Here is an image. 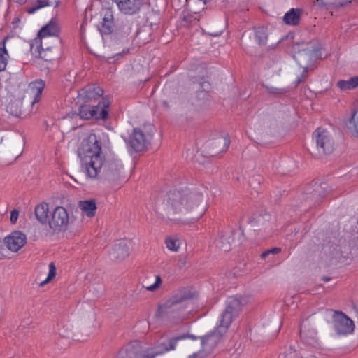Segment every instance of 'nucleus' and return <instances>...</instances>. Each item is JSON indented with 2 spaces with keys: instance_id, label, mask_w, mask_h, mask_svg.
I'll list each match as a JSON object with an SVG mask.
<instances>
[{
  "instance_id": "45",
  "label": "nucleus",
  "mask_w": 358,
  "mask_h": 358,
  "mask_svg": "<svg viewBox=\"0 0 358 358\" xmlns=\"http://www.w3.org/2000/svg\"><path fill=\"white\" fill-rule=\"evenodd\" d=\"M323 185H324V186H320V189H322V190H324V189H325V190H326V189H327V188L328 187H327V184H323Z\"/></svg>"
},
{
  "instance_id": "40",
  "label": "nucleus",
  "mask_w": 358,
  "mask_h": 358,
  "mask_svg": "<svg viewBox=\"0 0 358 358\" xmlns=\"http://www.w3.org/2000/svg\"><path fill=\"white\" fill-rule=\"evenodd\" d=\"M230 141L228 138L223 139V148L220 150L221 152H224L229 146Z\"/></svg>"
},
{
  "instance_id": "53",
  "label": "nucleus",
  "mask_w": 358,
  "mask_h": 358,
  "mask_svg": "<svg viewBox=\"0 0 358 358\" xmlns=\"http://www.w3.org/2000/svg\"><path fill=\"white\" fill-rule=\"evenodd\" d=\"M325 194H326V193H322V196H324Z\"/></svg>"
},
{
  "instance_id": "31",
  "label": "nucleus",
  "mask_w": 358,
  "mask_h": 358,
  "mask_svg": "<svg viewBox=\"0 0 358 358\" xmlns=\"http://www.w3.org/2000/svg\"><path fill=\"white\" fill-rule=\"evenodd\" d=\"M230 237L222 236L215 241L216 246L220 248L224 251H229L231 250Z\"/></svg>"
},
{
  "instance_id": "48",
  "label": "nucleus",
  "mask_w": 358,
  "mask_h": 358,
  "mask_svg": "<svg viewBox=\"0 0 358 358\" xmlns=\"http://www.w3.org/2000/svg\"><path fill=\"white\" fill-rule=\"evenodd\" d=\"M208 85H209V83H206V82L202 84L203 87H208Z\"/></svg>"
},
{
  "instance_id": "38",
  "label": "nucleus",
  "mask_w": 358,
  "mask_h": 358,
  "mask_svg": "<svg viewBox=\"0 0 358 358\" xmlns=\"http://www.w3.org/2000/svg\"><path fill=\"white\" fill-rule=\"evenodd\" d=\"M267 89L270 93L275 94H282L286 92V90H285L284 89H278L274 87H267Z\"/></svg>"
},
{
  "instance_id": "39",
  "label": "nucleus",
  "mask_w": 358,
  "mask_h": 358,
  "mask_svg": "<svg viewBox=\"0 0 358 358\" xmlns=\"http://www.w3.org/2000/svg\"><path fill=\"white\" fill-rule=\"evenodd\" d=\"M19 217V211L17 210H13L10 213V222L12 223H15Z\"/></svg>"
},
{
  "instance_id": "7",
  "label": "nucleus",
  "mask_w": 358,
  "mask_h": 358,
  "mask_svg": "<svg viewBox=\"0 0 358 358\" xmlns=\"http://www.w3.org/2000/svg\"><path fill=\"white\" fill-rule=\"evenodd\" d=\"M48 223L54 231H66L69 223V215L66 208L62 206L56 207L51 212Z\"/></svg>"
},
{
  "instance_id": "50",
  "label": "nucleus",
  "mask_w": 358,
  "mask_h": 358,
  "mask_svg": "<svg viewBox=\"0 0 358 358\" xmlns=\"http://www.w3.org/2000/svg\"><path fill=\"white\" fill-rule=\"evenodd\" d=\"M329 280H330V278H324V281H327H327H329Z\"/></svg>"
},
{
  "instance_id": "9",
  "label": "nucleus",
  "mask_w": 358,
  "mask_h": 358,
  "mask_svg": "<svg viewBox=\"0 0 358 358\" xmlns=\"http://www.w3.org/2000/svg\"><path fill=\"white\" fill-rule=\"evenodd\" d=\"M188 298L189 296L182 294L179 297L174 296L169 299L164 305L165 313L171 314L174 319L183 320L185 317L182 312L185 308L184 301Z\"/></svg>"
},
{
  "instance_id": "14",
  "label": "nucleus",
  "mask_w": 358,
  "mask_h": 358,
  "mask_svg": "<svg viewBox=\"0 0 358 358\" xmlns=\"http://www.w3.org/2000/svg\"><path fill=\"white\" fill-rule=\"evenodd\" d=\"M147 140L141 129L135 128L129 139V144L136 152H141L146 146Z\"/></svg>"
},
{
  "instance_id": "23",
  "label": "nucleus",
  "mask_w": 358,
  "mask_h": 358,
  "mask_svg": "<svg viewBox=\"0 0 358 358\" xmlns=\"http://www.w3.org/2000/svg\"><path fill=\"white\" fill-rule=\"evenodd\" d=\"M49 206L46 203H42L37 205L35 208V215L38 222L42 224L48 222L50 216H48Z\"/></svg>"
},
{
  "instance_id": "29",
  "label": "nucleus",
  "mask_w": 358,
  "mask_h": 358,
  "mask_svg": "<svg viewBox=\"0 0 358 358\" xmlns=\"http://www.w3.org/2000/svg\"><path fill=\"white\" fill-rule=\"evenodd\" d=\"M267 33L264 27H258L255 29V38L259 45H264L267 41Z\"/></svg>"
},
{
  "instance_id": "35",
  "label": "nucleus",
  "mask_w": 358,
  "mask_h": 358,
  "mask_svg": "<svg viewBox=\"0 0 358 358\" xmlns=\"http://www.w3.org/2000/svg\"><path fill=\"white\" fill-rule=\"evenodd\" d=\"M300 45H294V51H295V52L296 51V50H299L297 55H296L294 56V58H295V59H296V61H298L299 57L301 55H302V53L301 52V50H299V46H300ZM301 45L303 46L302 51L303 52V53H304L305 55H309V54H310V50H308V49H307V48H303V46H305V45H306V44L302 43V45Z\"/></svg>"
},
{
  "instance_id": "26",
  "label": "nucleus",
  "mask_w": 358,
  "mask_h": 358,
  "mask_svg": "<svg viewBox=\"0 0 358 358\" xmlns=\"http://www.w3.org/2000/svg\"><path fill=\"white\" fill-rule=\"evenodd\" d=\"M6 37L0 44V71H3L7 65L8 53L6 48V42L7 40Z\"/></svg>"
},
{
  "instance_id": "27",
  "label": "nucleus",
  "mask_w": 358,
  "mask_h": 358,
  "mask_svg": "<svg viewBox=\"0 0 358 358\" xmlns=\"http://www.w3.org/2000/svg\"><path fill=\"white\" fill-rule=\"evenodd\" d=\"M165 244L169 250L176 252L180 247L181 241L177 236H169L166 238Z\"/></svg>"
},
{
  "instance_id": "32",
  "label": "nucleus",
  "mask_w": 358,
  "mask_h": 358,
  "mask_svg": "<svg viewBox=\"0 0 358 358\" xmlns=\"http://www.w3.org/2000/svg\"><path fill=\"white\" fill-rule=\"evenodd\" d=\"M57 269L54 262H50L49 264V272L47 278L42 282H40L39 285L43 287L45 284L50 282L56 275Z\"/></svg>"
},
{
  "instance_id": "42",
  "label": "nucleus",
  "mask_w": 358,
  "mask_h": 358,
  "mask_svg": "<svg viewBox=\"0 0 358 358\" xmlns=\"http://www.w3.org/2000/svg\"><path fill=\"white\" fill-rule=\"evenodd\" d=\"M14 3H16L19 5H24L25 4L28 0H11Z\"/></svg>"
},
{
  "instance_id": "3",
  "label": "nucleus",
  "mask_w": 358,
  "mask_h": 358,
  "mask_svg": "<svg viewBox=\"0 0 358 358\" xmlns=\"http://www.w3.org/2000/svg\"><path fill=\"white\" fill-rule=\"evenodd\" d=\"M245 303L243 297H231L228 299L225 310L222 314L220 324L217 326L220 334H224L229 327L233 319L241 311L242 306Z\"/></svg>"
},
{
  "instance_id": "54",
  "label": "nucleus",
  "mask_w": 358,
  "mask_h": 358,
  "mask_svg": "<svg viewBox=\"0 0 358 358\" xmlns=\"http://www.w3.org/2000/svg\"><path fill=\"white\" fill-rule=\"evenodd\" d=\"M357 106H358V104H357Z\"/></svg>"
},
{
  "instance_id": "49",
  "label": "nucleus",
  "mask_w": 358,
  "mask_h": 358,
  "mask_svg": "<svg viewBox=\"0 0 358 358\" xmlns=\"http://www.w3.org/2000/svg\"><path fill=\"white\" fill-rule=\"evenodd\" d=\"M220 141H218L213 142V143H211V145H217V143H220Z\"/></svg>"
},
{
  "instance_id": "46",
  "label": "nucleus",
  "mask_w": 358,
  "mask_h": 358,
  "mask_svg": "<svg viewBox=\"0 0 358 358\" xmlns=\"http://www.w3.org/2000/svg\"><path fill=\"white\" fill-rule=\"evenodd\" d=\"M315 194L320 195V189L319 188H317V189H315L314 195H315Z\"/></svg>"
},
{
  "instance_id": "15",
  "label": "nucleus",
  "mask_w": 358,
  "mask_h": 358,
  "mask_svg": "<svg viewBox=\"0 0 358 358\" xmlns=\"http://www.w3.org/2000/svg\"><path fill=\"white\" fill-rule=\"evenodd\" d=\"M59 32V28L56 22L51 20L48 24L41 28L38 32V41H43L47 43L49 36H57Z\"/></svg>"
},
{
  "instance_id": "22",
  "label": "nucleus",
  "mask_w": 358,
  "mask_h": 358,
  "mask_svg": "<svg viewBox=\"0 0 358 358\" xmlns=\"http://www.w3.org/2000/svg\"><path fill=\"white\" fill-rule=\"evenodd\" d=\"M301 13V9L291 8L285 14L283 21L286 24L296 26L299 24Z\"/></svg>"
},
{
  "instance_id": "8",
  "label": "nucleus",
  "mask_w": 358,
  "mask_h": 358,
  "mask_svg": "<svg viewBox=\"0 0 358 358\" xmlns=\"http://www.w3.org/2000/svg\"><path fill=\"white\" fill-rule=\"evenodd\" d=\"M31 50L37 52L41 58L46 62H55L57 64V57L59 55V50L56 46L49 47L46 45L45 42L43 41L35 40L31 44Z\"/></svg>"
},
{
  "instance_id": "10",
  "label": "nucleus",
  "mask_w": 358,
  "mask_h": 358,
  "mask_svg": "<svg viewBox=\"0 0 358 358\" xmlns=\"http://www.w3.org/2000/svg\"><path fill=\"white\" fill-rule=\"evenodd\" d=\"M73 327L74 326L72 322H63L58 328V334L63 338H71L77 341H85L90 334V332H87L83 335V334L78 331H74Z\"/></svg>"
},
{
  "instance_id": "2",
  "label": "nucleus",
  "mask_w": 358,
  "mask_h": 358,
  "mask_svg": "<svg viewBox=\"0 0 358 358\" xmlns=\"http://www.w3.org/2000/svg\"><path fill=\"white\" fill-rule=\"evenodd\" d=\"M203 199V194L197 189L187 187L174 188L168 191L159 201L156 211L177 225L189 224L187 220L175 216H181L191 213L198 207Z\"/></svg>"
},
{
  "instance_id": "6",
  "label": "nucleus",
  "mask_w": 358,
  "mask_h": 358,
  "mask_svg": "<svg viewBox=\"0 0 358 358\" xmlns=\"http://www.w3.org/2000/svg\"><path fill=\"white\" fill-rule=\"evenodd\" d=\"M313 140L319 154H328L333 150L334 140L326 129H317L313 134Z\"/></svg>"
},
{
  "instance_id": "24",
  "label": "nucleus",
  "mask_w": 358,
  "mask_h": 358,
  "mask_svg": "<svg viewBox=\"0 0 358 358\" xmlns=\"http://www.w3.org/2000/svg\"><path fill=\"white\" fill-rule=\"evenodd\" d=\"M78 206L82 213L87 217H92L94 216L96 209V205L94 200L81 201L79 202Z\"/></svg>"
},
{
  "instance_id": "12",
  "label": "nucleus",
  "mask_w": 358,
  "mask_h": 358,
  "mask_svg": "<svg viewBox=\"0 0 358 358\" xmlns=\"http://www.w3.org/2000/svg\"><path fill=\"white\" fill-rule=\"evenodd\" d=\"M101 15L103 16L101 26L99 27V31L101 35L110 34L115 27L114 16L111 8H105L101 10Z\"/></svg>"
},
{
  "instance_id": "51",
  "label": "nucleus",
  "mask_w": 358,
  "mask_h": 358,
  "mask_svg": "<svg viewBox=\"0 0 358 358\" xmlns=\"http://www.w3.org/2000/svg\"><path fill=\"white\" fill-rule=\"evenodd\" d=\"M127 52H128V51H124V50H123V51H122V53H127Z\"/></svg>"
},
{
  "instance_id": "5",
  "label": "nucleus",
  "mask_w": 358,
  "mask_h": 358,
  "mask_svg": "<svg viewBox=\"0 0 358 358\" xmlns=\"http://www.w3.org/2000/svg\"><path fill=\"white\" fill-rule=\"evenodd\" d=\"M185 336H181L180 337L171 339L169 342V348L164 345L162 346L160 349L152 348L139 352L129 350L120 352L115 358H155V357L159 355L164 354L169 350H175L178 341L179 340L184 339Z\"/></svg>"
},
{
  "instance_id": "13",
  "label": "nucleus",
  "mask_w": 358,
  "mask_h": 358,
  "mask_svg": "<svg viewBox=\"0 0 358 358\" xmlns=\"http://www.w3.org/2000/svg\"><path fill=\"white\" fill-rule=\"evenodd\" d=\"M119 10L126 15L138 13L143 4L144 0H115Z\"/></svg>"
},
{
  "instance_id": "52",
  "label": "nucleus",
  "mask_w": 358,
  "mask_h": 358,
  "mask_svg": "<svg viewBox=\"0 0 358 358\" xmlns=\"http://www.w3.org/2000/svg\"><path fill=\"white\" fill-rule=\"evenodd\" d=\"M56 41H57V42H59V38H56Z\"/></svg>"
},
{
  "instance_id": "25",
  "label": "nucleus",
  "mask_w": 358,
  "mask_h": 358,
  "mask_svg": "<svg viewBox=\"0 0 358 358\" xmlns=\"http://www.w3.org/2000/svg\"><path fill=\"white\" fill-rule=\"evenodd\" d=\"M337 87L342 92L351 90L358 86V77H352L348 80H340L336 83Z\"/></svg>"
},
{
  "instance_id": "43",
  "label": "nucleus",
  "mask_w": 358,
  "mask_h": 358,
  "mask_svg": "<svg viewBox=\"0 0 358 358\" xmlns=\"http://www.w3.org/2000/svg\"><path fill=\"white\" fill-rule=\"evenodd\" d=\"M184 336H185V338H191L192 340H196L197 339L196 336H195L194 335H192V334H185Z\"/></svg>"
},
{
  "instance_id": "18",
  "label": "nucleus",
  "mask_w": 358,
  "mask_h": 358,
  "mask_svg": "<svg viewBox=\"0 0 358 358\" xmlns=\"http://www.w3.org/2000/svg\"><path fill=\"white\" fill-rule=\"evenodd\" d=\"M300 336L306 343L312 345L316 341L317 331L314 328H309L306 322H303L300 326Z\"/></svg>"
},
{
  "instance_id": "17",
  "label": "nucleus",
  "mask_w": 358,
  "mask_h": 358,
  "mask_svg": "<svg viewBox=\"0 0 358 358\" xmlns=\"http://www.w3.org/2000/svg\"><path fill=\"white\" fill-rule=\"evenodd\" d=\"M129 248L127 243L121 241L114 245L110 252V256L113 259H123L129 255Z\"/></svg>"
},
{
  "instance_id": "1",
  "label": "nucleus",
  "mask_w": 358,
  "mask_h": 358,
  "mask_svg": "<svg viewBox=\"0 0 358 358\" xmlns=\"http://www.w3.org/2000/svg\"><path fill=\"white\" fill-rule=\"evenodd\" d=\"M79 155L86 176L92 179L114 183L122 176V165L118 160H106L101 142L96 135L90 134L81 143Z\"/></svg>"
},
{
  "instance_id": "44",
  "label": "nucleus",
  "mask_w": 358,
  "mask_h": 358,
  "mask_svg": "<svg viewBox=\"0 0 358 358\" xmlns=\"http://www.w3.org/2000/svg\"><path fill=\"white\" fill-rule=\"evenodd\" d=\"M199 353H193L189 356V358H196L199 356Z\"/></svg>"
},
{
  "instance_id": "36",
  "label": "nucleus",
  "mask_w": 358,
  "mask_h": 358,
  "mask_svg": "<svg viewBox=\"0 0 358 358\" xmlns=\"http://www.w3.org/2000/svg\"><path fill=\"white\" fill-rule=\"evenodd\" d=\"M161 283H162V279H161L160 276L156 275L155 282L152 285L146 287V289L148 291H154L157 287H159V286L161 285Z\"/></svg>"
},
{
  "instance_id": "4",
  "label": "nucleus",
  "mask_w": 358,
  "mask_h": 358,
  "mask_svg": "<svg viewBox=\"0 0 358 358\" xmlns=\"http://www.w3.org/2000/svg\"><path fill=\"white\" fill-rule=\"evenodd\" d=\"M325 317H330L336 333L338 335H348L355 330L354 322L344 313L327 309Z\"/></svg>"
},
{
  "instance_id": "34",
  "label": "nucleus",
  "mask_w": 358,
  "mask_h": 358,
  "mask_svg": "<svg viewBox=\"0 0 358 358\" xmlns=\"http://www.w3.org/2000/svg\"><path fill=\"white\" fill-rule=\"evenodd\" d=\"M281 251V249L280 248H273L271 249L267 250L264 252H263L261 254V257L262 259H266L268 255H275L278 254Z\"/></svg>"
},
{
  "instance_id": "21",
  "label": "nucleus",
  "mask_w": 358,
  "mask_h": 358,
  "mask_svg": "<svg viewBox=\"0 0 358 358\" xmlns=\"http://www.w3.org/2000/svg\"><path fill=\"white\" fill-rule=\"evenodd\" d=\"M103 94V90L98 86H86L79 92V96L86 100L96 99Z\"/></svg>"
},
{
  "instance_id": "30",
  "label": "nucleus",
  "mask_w": 358,
  "mask_h": 358,
  "mask_svg": "<svg viewBox=\"0 0 358 358\" xmlns=\"http://www.w3.org/2000/svg\"><path fill=\"white\" fill-rule=\"evenodd\" d=\"M348 127L353 129L358 136V106L356 105L353 110L350 119L348 122Z\"/></svg>"
},
{
  "instance_id": "41",
  "label": "nucleus",
  "mask_w": 358,
  "mask_h": 358,
  "mask_svg": "<svg viewBox=\"0 0 358 358\" xmlns=\"http://www.w3.org/2000/svg\"><path fill=\"white\" fill-rule=\"evenodd\" d=\"M121 56H122V53H117L115 55H114L113 57H108L107 59V62L109 63L113 62V61L111 60L112 59L116 58L115 59H118Z\"/></svg>"
},
{
  "instance_id": "16",
  "label": "nucleus",
  "mask_w": 358,
  "mask_h": 358,
  "mask_svg": "<svg viewBox=\"0 0 358 358\" xmlns=\"http://www.w3.org/2000/svg\"><path fill=\"white\" fill-rule=\"evenodd\" d=\"M224 334H220L217 331V329L215 328V330L210 334L206 335L201 338V345L203 349L206 351H210L213 350L215 346L218 343L220 338Z\"/></svg>"
},
{
  "instance_id": "28",
  "label": "nucleus",
  "mask_w": 358,
  "mask_h": 358,
  "mask_svg": "<svg viewBox=\"0 0 358 358\" xmlns=\"http://www.w3.org/2000/svg\"><path fill=\"white\" fill-rule=\"evenodd\" d=\"M95 110L93 106L90 105H83L79 108V115L83 120H90L94 116Z\"/></svg>"
},
{
  "instance_id": "19",
  "label": "nucleus",
  "mask_w": 358,
  "mask_h": 358,
  "mask_svg": "<svg viewBox=\"0 0 358 358\" xmlns=\"http://www.w3.org/2000/svg\"><path fill=\"white\" fill-rule=\"evenodd\" d=\"M109 106L110 102L108 99L103 98L96 106H93V110H95L93 118L101 120H106L108 116Z\"/></svg>"
},
{
  "instance_id": "11",
  "label": "nucleus",
  "mask_w": 358,
  "mask_h": 358,
  "mask_svg": "<svg viewBox=\"0 0 358 358\" xmlns=\"http://www.w3.org/2000/svg\"><path fill=\"white\" fill-rule=\"evenodd\" d=\"M27 242V236L20 231H13L5 238V243L7 248L12 252H17Z\"/></svg>"
},
{
  "instance_id": "33",
  "label": "nucleus",
  "mask_w": 358,
  "mask_h": 358,
  "mask_svg": "<svg viewBox=\"0 0 358 358\" xmlns=\"http://www.w3.org/2000/svg\"><path fill=\"white\" fill-rule=\"evenodd\" d=\"M53 5L54 3L49 0H38L37 4L34 7L29 8L27 9V12L29 13H34L41 8H43L45 6H50Z\"/></svg>"
},
{
  "instance_id": "47",
  "label": "nucleus",
  "mask_w": 358,
  "mask_h": 358,
  "mask_svg": "<svg viewBox=\"0 0 358 358\" xmlns=\"http://www.w3.org/2000/svg\"><path fill=\"white\" fill-rule=\"evenodd\" d=\"M219 152H217V151H215V152H210V154L211 155H217Z\"/></svg>"
},
{
  "instance_id": "37",
  "label": "nucleus",
  "mask_w": 358,
  "mask_h": 358,
  "mask_svg": "<svg viewBox=\"0 0 358 358\" xmlns=\"http://www.w3.org/2000/svg\"><path fill=\"white\" fill-rule=\"evenodd\" d=\"M307 70H308V68L306 66L303 68L302 73L296 78V85L303 82L304 80V79L307 77Z\"/></svg>"
},
{
  "instance_id": "20",
  "label": "nucleus",
  "mask_w": 358,
  "mask_h": 358,
  "mask_svg": "<svg viewBox=\"0 0 358 358\" xmlns=\"http://www.w3.org/2000/svg\"><path fill=\"white\" fill-rule=\"evenodd\" d=\"M45 87V83L43 80H36L29 83L28 86V92L33 96L32 103H37L40 101V98L43 90Z\"/></svg>"
}]
</instances>
